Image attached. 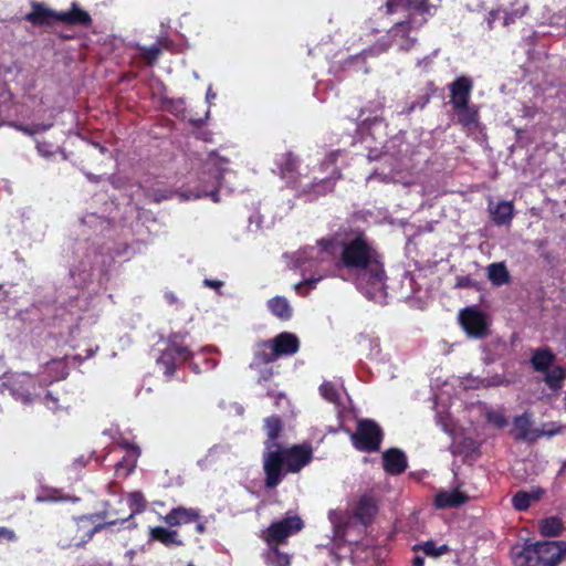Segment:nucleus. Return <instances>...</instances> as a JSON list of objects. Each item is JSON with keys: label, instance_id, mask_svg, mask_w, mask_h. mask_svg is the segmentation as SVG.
<instances>
[{"label": "nucleus", "instance_id": "2eb2a0df", "mask_svg": "<svg viewBox=\"0 0 566 566\" xmlns=\"http://www.w3.org/2000/svg\"><path fill=\"white\" fill-rule=\"evenodd\" d=\"M32 10L24 17V19L34 27L51 25L57 21L59 11H54L43 3L32 2Z\"/></svg>", "mask_w": 566, "mask_h": 566}, {"label": "nucleus", "instance_id": "58836bf2", "mask_svg": "<svg viewBox=\"0 0 566 566\" xmlns=\"http://www.w3.org/2000/svg\"><path fill=\"white\" fill-rule=\"evenodd\" d=\"M485 418L490 424L499 429L506 427L509 423L505 415L500 409L488 408L485 410Z\"/></svg>", "mask_w": 566, "mask_h": 566}, {"label": "nucleus", "instance_id": "c756f323", "mask_svg": "<svg viewBox=\"0 0 566 566\" xmlns=\"http://www.w3.org/2000/svg\"><path fill=\"white\" fill-rule=\"evenodd\" d=\"M298 165L297 158L292 153L282 154L276 159V166L283 178H291L296 171Z\"/></svg>", "mask_w": 566, "mask_h": 566}, {"label": "nucleus", "instance_id": "20e7f679", "mask_svg": "<svg viewBox=\"0 0 566 566\" xmlns=\"http://www.w3.org/2000/svg\"><path fill=\"white\" fill-rule=\"evenodd\" d=\"M312 458V449L305 446H295L282 449L279 443L268 446L263 455L265 472V486L275 488L283 479L285 472H298Z\"/></svg>", "mask_w": 566, "mask_h": 566}, {"label": "nucleus", "instance_id": "69168bd1", "mask_svg": "<svg viewBox=\"0 0 566 566\" xmlns=\"http://www.w3.org/2000/svg\"><path fill=\"white\" fill-rule=\"evenodd\" d=\"M88 179H92V180H94V181H96V180H97V178H96V177H93V176H91V175H88Z\"/></svg>", "mask_w": 566, "mask_h": 566}, {"label": "nucleus", "instance_id": "423d86ee", "mask_svg": "<svg viewBox=\"0 0 566 566\" xmlns=\"http://www.w3.org/2000/svg\"><path fill=\"white\" fill-rule=\"evenodd\" d=\"M515 566H558L566 556L565 541H545L513 547Z\"/></svg>", "mask_w": 566, "mask_h": 566}, {"label": "nucleus", "instance_id": "dca6fc26", "mask_svg": "<svg viewBox=\"0 0 566 566\" xmlns=\"http://www.w3.org/2000/svg\"><path fill=\"white\" fill-rule=\"evenodd\" d=\"M382 460L385 471L391 475H398L407 468V457L397 448H391L385 451Z\"/></svg>", "mask_w": 566, "mask_h": 566}, {"label": "nucleus", "instance_id": "f03ea898", "mask_svg": "<svg viewBox=\"0 0 566 566\" xmlns=\"http://www.w3.org/2000/svg\"><path fill=\"white\" fill-rule=\"evenodd\" d=\"M432 9L427 0H387L379 12L388 15L391 28L375 44L353 56V61L378 56L390 48L409 51L417 42L418 31L432 15Z\"/></svg>", "mask_w": 566, "mask_h": 566}, {"label": "nucleus", "instance_id": "9d476101", "mask_svg": "<svg viewBox=\"0 0 566 566\" xmlns=\"http://www.w3.org/2000/svg\"><path fill=\"white\" fill-rule=\"evenodd\" d=\"M7 387L10 394L23 405H31L40 397V391L35 386L34 378L27 373L11 376L7 382Z\"/></svg>", "mask_w": 566, "mask_h": 566}, {"label": "nucleus", "instance_id": "a878e982", "mask_svg": "<svg viewBox=\"0 0 566 566\" xmlns=\"http://www.w3.org/2000/svg\"><path fill=\"white\" fill-rule=\"evenodd\" d=\"M543 493L539 488H534L531 491H520L512 497L513 507L517 511H525L532 502L538 501Z\"/></svg>", "mask_w": 566, "mask_h": 566}, {"label": "nucleus", "instance_id": "1a4fd4ad", "mask_svg": "<svg viewBox=\"0 0 566 566\" xmlns=\"http://www.w3.org/2000/svg\"><path fill=\"white\" fill-rule=\"evenodd\" d=\"M381 437V429L371 420L358 421L357 430L350 434L354 447L368 452L378 450Z\"/></svg>", "mask_w": 566, "mask_h": 566}, {"label": "nucleus", "instance_id": "5fc2aeb1", "mask_svg": "<svg viewBox=\"0 0 566 566\" xmlns=\"http://www.w3.org/2000/svg\"><path fill=\"white\" fill-rule=\"evenodd\" d=\"M217 97V94L212 91V87L209 86L206 94V101L210 104L212 99Z\"/></svg>", "mask_w": 566, "mask_h": 566}, {"label": "nucleus", "instance_id": "864d4df0", "mask_svg": "<svg viewBox=\"0 0 566 566\" xmlns=\"http://www.w3.org/2000/svg\"><path fill=\"white\" fill-rule=\"evenodd\" d=\"M52 125L51 124H35L33 125V128L36 130V134L39 133H42V132H45L48 129H50Z\"/></svg>", "mask_w": 566, "mask_h": 566}, {"label": "nucleus", "instance_id": "a211bd4d", "mask_svg": "<svg viewBox=\"0 0 566 566\" xmlns=\"http://www.w3.org/2000/svg\"><path fill=\"white\" fill-rule=\"evenodd\" d=\"M200 513L197 509L192 507H175L165 517L164 521L170 526H179L181 524H189L198 520Z\"/></svg>", "mask_w": 566, "mask_h": 566}, {"label": "nucleus", "instance_id": "f704fd0d", "mask_svg": "<svg viewBox=\"0 0 566 566\" xmlns=\"http://www.w3.org/2000/svg\"><path fill=\"white\" fill-rule=\"evenodd\" d=\"M45 371L46 373H52L54 371L55 375L54 376H50V378H43V381L45 385H49L53 381H56V380H60V379H64L67 375V371H66V366L65 364L62 361V360H52L50 361L46 367H45Z\"/></svg>", "mask_w": 566, "mask_h": 566}, {"label": "nucleus", "instance_id": "4d7b16f0", "mask_svg": "<svg viewBox=\"0 0 566 566\" xmlns=\"http://www.w3.org/2000/svg\"><path fill=\"white\" fill-rule=\"evenodd\" d=\"M196 531L200 534H203L206 532V527H205V524L202 523H198L197 526H196Z\"/></svg>", "mask_w": 566, "mask_h": 566}, {"label": "nucleus", "instance_id": "5701e85b", "mask_svg": "<svg viewBox=\"0 0 566 566\" xmlns=\"http://www.w3.org/2000/svg\"><path fill=\"white\" fill-rule=\"evenodd\" d=\"M149 539L160 542L167 547L182 545V541L179 538L176 531L161 526L151 527L149 530Z\"/></svg>", "mask_w": 566, "mask_h": 566}, {"label": "nucleus", "instance_id": "09e8293b", "mask_svg": "<svg viewBox=\"0 0 566 566\" xmlns=\"http://www.w3.org/2000/svg\"><path fill=\"white\" fill-rule=\"evenodd\" d=\"M17 536L14 532L7 527H0V542L8 541L13 542L15 541Z\"/></svg>", "mask_w": 566, "mask_h": 566}, {"label": "nucleus", "instance_id": "aec40b11", "mask_svg": "<svg viewBox=\"0 0 566 566\" xmlns=\"http://www.w3.org/2000/svg\"><path fill=\"white\" fill-rule=\"evenodd\" d=\"M274 348L280 356H291L298 350L300 342L296 335L287 332L279 334L272 339Z\"/></svg>", "mask_w": 566, "mask_h": 566}, {"label": "nucleus", "instance_id": "338daca9", "mask_svg": "<svg viewBox=\"0 0 566 566\" xmlns=\"http://www.w3.org/2000/svg\"><path fill=\"white\" fill-rule=\"evenodd\" d=\"M214 451V449L209 450V455H211Z\"/></svg>", "mask_w": 566, "mask_h": 566}, {"label": "nucleus", "instance_id": "f8f14e48", "mask_svg": "<svg viewBox=\"0 0 566 566\" xmlns=\"http://www.w3.org/2000/svg\"><path fill=\"white\" fill-rule=\"evenodd\" d=\"M459 321L465 333L473 338L486 336L489 322L486 316L475 307H468L460 312Z\"/></svg>", "mask_w": 566, "mask_h": 566}, {"label": "nucleus", "instance_id": "c85d7f7f", "mask_svg": "<svg viewBox=\"0 0 566 566\" xmlns=\"http://www.w3.org/2000/svg\"><path fill=\"white\" fill-rule=\"evenodd\" d=\"M268 307L280 319L286 321L292 316V307L285 297L275 296L269 300Z\"/></svg>", "mask_w": 566, "mask_h": 566}, {"label": "nucleus", "instance_id": "7ed1b4c3", "mask_svg": "<svg viewBox=\"0 0 566 566\" xmlns=\"http://www.w3.org/2000/svg\"><path fill=\"white\" fill-rule=\"evenodd\" d=\"M227 165L228 160L226 158L214 153L210 154L198 177V186L195 190L175 192L168 188L156 186L147 190L146 197L154 202L171 199L175 195H178L180 200L210 197L214 202H218L220 200L218 193L224 187V176L230 175Z\"/></svg>", "mask_w": 566, "mask_h": 566}, {"label": "nucleus", "instance_id": "bf43d9fd", "mask_svg": "<svg viewBox=\"0 0 566 566\" xmlns=\"http://www.w3.org/2000/svg\"><path fill=\"white\" fill-rule=\"evenodd\" d=\"M166 298H167V300H168V302H170V303H174V302H176V300H177V298H176V296H175L174 294H171V293H167V294H166Z\"/></svg>", "mask_w": 566, "mask_h": 566}, {"label": "nucleus", "instance_id": "72a5a7b5", "mask_svg": "<svg viewBox=\"0 0 566 566\" xmlns=\"http://www.w3.org/2000/svg\"><path fill=\"white\" fill-rule=\"evenodd\" d=\"M413 552L422 551L427 556L429 557H439L446 553L449 552L448 545H440L437 546V544L433 541H427L421 544H416L412 547Z\"/></svg>", "mask_w": 566, "mask_h": 566}, {"label": "nucleus", "instance_id": "412c9836", "mask_svg": "<svg viewBox=\"0 0 566 566\" xmlns=\"http://www.w3.org/2000/svg\"><path fill=\"white\" fill-rule=\"evenodd\" d=\"M57 21L72 25L87 27L91 24L92 19L86 11L81 9L76 3H72L70 10L59 11Z\"/></svg>", "mask_w": 566, "mask_h": 566}, {"label": "nucleus", "instance_id": "4be33fe9", "mask_svg": "<svg viewBox=\"0 0 566 566\" xmlns=\"http://www.w3.org/2000/svg\"><path fill=\"white\" fill-rule=\"evenodd\" d=\"M468 496L459 490L440 491L434 499L437 509L455 507L463 504Z\"/></svg>", "mask_w": 566, "mask_h": 566}, {"label": "nucleus", "instance_id": "4468645a", "mask_svg": "<svg viewBox=\"0 0 566 566\" xmlns=\"http://www.w3.org/2000/svg\"><path fill=\"white\" fill-rule=\"evenodd\" d=\"M532 417L531 415L528 413H523L518 417H516L514 419V430L516 432V437L518 439H523V440H534L538 437H542V436H554L556 434L557 432H559V430H549V431H545V430H533L532 429Z\"/></svg>", "mask_w": 566, "mask_h": 566}, {"label": "nucleus", "instance_id": "7c9ffc66", "mask_svg": "<svg viewBox=\"0 0 566 566\" xmlns=\"http://www.w3.org/2000/svg\"><path fill=\"white\" fill-rule=\"evenodd\" d=\"M265 564L268 566H290V556L279 551L277 545H269L264 553Z\"/></svg>", "mask_w": 566, "mask_h": 566}, {"label": "nucleus", "instance_id": "6ab92c4d", "mask_svg": "<svg viewBox=\"0 0 566 566\" xmlns=\"http://www.w3.org/2000/svg\"><path fill=\"white\" fill-rule=\"evenodd\" d=\"M378 513V503L371 495H363L356 506L355 516L364 524L371 523Z\"/></svg>", "mask_w": 566, "mask_h": 566}, {"label": "nucleus", "instance_id": "c9c22d12", "mask_svg": "<svg viewBox=\"0 0 566 566\" xmlns=\"http://www.w3.org/2000/svg\"><path fill=\"white\" fill-rule=\"evenodd\" d=\"M539 531L544 536H557L563 531V524L557 517H548L541 522Z\"/></svg>", "mask_w": 566, "mask_h": 566}, {"label": "nucleus", "instance_id": "79ce46f5", "mask_svg": "<svg viewBox=\"0 0 566 566\" xmlns=\"http://www.w3.org/2000/svg\"><path fill=\"white\" fill-rule=\"evenodd\" d=\"M356 120L357 127L365 129L370 128L376 124H381L382 118L378 114H375L374 116H365V111H361Z\"/></svg>", "mask_w": 566, "mask_h": 566}, {"label": "nucleus", "instance_id": "b1692460", "mask_svg": "<svg viewBox=\"0 0 566 566\" xmlns=\"http://www.w3.org/2000/svg\"><path fill=\"white\" fill-rule=\"evenodd\" d=\"M465 389L470 388H489V387H500V386H509L510 380L505 378L504 375H493L491 377L485 378H467L465 381H462Z\"/></svg>", "mask_w": 566, "mask_h": 566}, {"label": "nucleus", "instance_id": "f3484780", "mask_svg": "<svg viewBox=\"0 0 566 566\" xmlns=\"http://www.w3.org/2000/svg\"><path fill=\"white\" fill-rule=\"evenodd\" d=\"M489 210L493 222L497 226H509L514 216V206L511 201L490 202Z\"/></svg>", "mask_w": 566, "mask_h": 566}, {"label": "nucleus", "instance_id": "a18cd8bd", "mask_svg": "<svg viewBox=\"0 0 566 566\" xmlns=\"http://www.w3.org/2000/svg\"><path fill=\"white\" fill-rule=\"evenodd\" d=\"M428 102H429V96L428 95H422L417 101L412 102L407 108L402 109L401 113L410 114L416 108H420L421 109V108H423L427 105Z\"/></svg>", "mask_w": 566, "mask_h": 566}, {"label": "nucleus", "instance_id": "f257e3e1", "mask_svg": "<svg viewBox=\"0 0 566 566\" xmlns=\"http://www.w3.org/2000/svg\"><path fill=\"white\" fill-rule=\"evenodd\" d=\"M298 269L303 280L294 285L298 295H306L329 276L346 277L369 300L385 295V270L374 242L361 231H350L317 240L286 255Z\"/></svg>", "mask_w": 566, "mask_h": 566}, {"label": "nucleus", "instance_id": "a19ab883", "mask_svg": "<svg viewBox=\"0 0 566 566\" xmlns=\"http://www.w3.org/2000/svg\"><path fill=\"white\" fill-rule=\"evenodd\" d=\"M40 400L49 410H51L54 413H59L63 411V408L59 403V398L54 396L51 391H45V394L42 396L40 394V397L36 398V400Z\"/></svg>", "mask_w": 566, "mask_h": 566}, {"label": "nucleus", "instance_id": "ea45409f", "mask_svg": "<svg viewBox=\"0 0 566 566\" xmlns=\"http://www.w3.org/2000/svg\"><path fill=\"white\" fill-rule=\"evenodd\" d=\"M127 504L130 507V513L128 517H132L134 514L142 512L145 509L146 500L140 492H132L127 496Z\"/></svg>", "mask_w": 566, "mask_h": 566}, {"label": "nucleus", "instance_id": "c03bdc74", "mask_svg": "<svg viewBox=\"0 0 566 566\" xmlns=\"http://www.w3.org/2000/svg\"><path fill=\"white\" fill-rule=\"evenodd\" d=\"M160 54V46L158 44H154L148 48H143V55L149 62H154L158 59Z\"/></svg>", "mask_w": 566, "mask_h": 566}, {"label": "nucleus", "instance_id": "6e6552de", "mask_svg": "<svg viewBox=\"0 0 566 566\" xmlns=\"http://www.w3.org/2000/svg\"><path fill=\"white\" fill-rule=\"evenodd\" d=\"M191 356V350L184 343V336L174 334L169 337L166 349L157 359V365L163 368L167 377H170L174 375L176 367Z\"/></svg>", "mask_w": 566, "mask_h": 566}, {"label": "nucleus", "instance_id": "39448f33", "mask_svg": "<svg viewBox=\"0 0 566 566\" xmlns=\"http://www.w3.org/2000/svg\"><path fill=\"white\" fill-rule=\"evenodd\" d=\"M343 157L340 150L328 153L322 163L312 170V177L297 172V188L301 195L308 200H314L318 196L325 195L334 189L335 181L340 177V170L337 161Z\"/></svg>", "mask_w": 566, "mask_h": 566}, {"label": "nucleus", "instance_id": "052dcab7", "mask_svg": "<svg viewBox=\"0 0 566 566\" xmlns=\"http://www.w3.org/2000/svg\"><path fill=\"white\" fill-rule=\"evenodd\" d=\"M430 61L431 60L429 57H426L423 60L418 61V65L421 66L423 64L424 66H427L430 63Z\"/></svg>", "mask_w": 566, "mask_h": 566}, {"label": "nucleus", "instance_id": "3c124183", "mask_svg": "<svg viewBox=\"0 0 566 566\" xmlns=\"http://www.w3.org/2000/svg\"><path fill=\"white\" fill-rule=\"evenodd\" d=\"M203 285L210 289H213L216 291H219L223 286V282L219 280H210L206 279L203 281Z\"/></svg>", "mask_w": 566, "mask_h": 566}, {"label": "nucleus", "instance_id": "0e129e2a", "mask_svg": "<svg viewBox=\"0 0 566 566\" xmlns=\"http://www.w3.org/2000/svg\"><path fill=\"white\" fill-rule=\"evenodd\" d=\"M203 462H205V460H199V461H198V465H200L201 468H203Z\"/></svg>", "mask_w": 566, "mask_h": 566}, {"label": "nucleus", "instance_id": "774afa93", "mask_svg": "<svg viewBox=\"0 0 566 566\" xmlns=\"http://www.w3.org/2000/svg\"><path fill=\"white\" fill-rule=\"evenodd\" d=\"M563 470H566V463L564 464Z\"/></svg>", "mask_w": 566, "mask_h": 566}, {"label": "nucleus", "instance_id": "e433bc0d", "mask_svg": "<svg viewBox=\"0 0 566 566\" xmlns=\"http://www.w3.org/2000/svg\"><path fill=\"white\" fill-rule=\"evenodd\" d=\"M139 455V450L137 447H132L126 457L123 459V461H119L117 464H116V472L117 474L120 473L122 470H126L125 471V475L128 474L129 472H132L136 465V461H137V458Z\"/></svg>", "mask_w": 566, "mask_h": 566}, {"label": "nucleus", "instance_id": "13d9d810", "mask_svg": "<svg viewBox=\"0 0 566 566\" xmlns=\"http://www.w3.org/2000/svg\"><path fill=\"white\" fill-rule=\"evenodd\" d=\"M7 292L3 290V286L0 285V303L6 300Z\"/></svg>", "mask_w": 566, "mask_h": 566}, {"label": "nucleus", "instance_id": "ddd939ff", "mask_svg": "<svg viewBox=\"0 0 566 566\" xmlns=\"http://www.w3.org/2000/svg\"><path fill=\"white\" fill-rule=\"evenodd\" d=\"M473 88V82L470 77L460 76L450 85V104L452 108L463 107L470 104V97Z\"/></svg>", "mask_w": 566, "mask_h": 566}, {"label": "nucleus", "instance_id": "473e14b6", "mask_svg": "<svg viewBox=\"0 0 566 566\" xmlns=\"http://www.w3.org/2000/svg\"><path fill=\"white\" fill-rule=\"evenodd\" d=\"M528 9V6L524 1H515L512 3V8L504 9L503 25L514 23L516 19L522 18Z\"/></svg>", "mask_w": 566, "mask_h": 566}, {"label": "nucleus", "instance_id": "8fccbe9b", "mask_svg": "<svg viewBox=\"0 0 566 566\" xmlns=\"http://www.w3.org/2000/svg\"><path fill=\"white\" fill-rule=\"evenodd\" d=\"M374 179H378L380 180L381 182H391L394 181V177L389 176V175H386V174H379V172H375L373 175H370L368 178H367V181H371Z\"/></svg>", "mask_w": 566, "mask_h": 566}, {"label": "nucleus", "instance_id": "9b49d317", "mask_svg": "<svg viewBox=\"0 0 566 566\" xmlns=\"http://www.w3.org/2000/svg\"><path fill=\"white\" fill-rule=\"evenodd\" d=\"M302 520L296 516H287L281 521L273 522L264 533V541L268 545H277L283 543L289 536L301 531Z\"/></svg>", "mask_w": 566, "mask_h": 566}, {"label": "nucleus", "instance_id": "bb28decb", "mask_svg": "<svg viewBox=\"0 0 566 566\" xmlns=\"http://www.w3.org/2000/svg\"><path fill=\"white\" fill-rule=\"evenodd\" d=\"M279 357L272 340L260 342L254 349V361L251 366L256 364H269Z\"/></svg>", "mask_w": 566, "mask_h": 566}, {"label": "nucleus", "instance_id": "6e6d98bb", "mask_svg": "<svg viewBox=\"0 0 566 566\" xmlns=\"http://www.w3.org/2000/svg\"><path fill=\"white\" fill-rule=\"evenodd\" d=\"M412 566H424V558L422 556H415L412 559Z\"/></svg>", "mask_w": 566, "mask_h": 566}, {"label": "nucleus", "instance_id": "37998d69", "mask_svg": "<svg viewBox=\"0 0 566 566\" xmlns=\"http://www.w3.org/2000/svg\"><path fill=\"white\" fill-rule=\"evenodd\" d=\"M329 520L334 525V536L336 539L343 541L345 539V531L343 530L342 522L343 515L339 512H331Z\"/></svg>", "mask_w": 566, "mask_h": 566}, {"label": "nucleus", "instance_id": "393cba45", "mask_svg": "<svg viewBox=\"0 0 566 566\" xmlns=\"http://www.w3.org/2000/svg\"><path fill=\"white\" fill-rule=\"evenodd\" d=\"M458 122L468 129H473L479 123V109L473 104L464 105L463 107L453 108Z\"/></svg>", "mask_w": 566, "mask_h": 566}, {"label": "nucleus", "instance_id": "0eeeda50", "mask_svg": "<svg viewBox=\"0 0 566 566\" xmlns=\"http://www.w3.org/2000/svg\"><path fill=\"white\" fill-rule=\"evenodd\" d=\"M555 354L548 347L532 350L531 364L534 370L544 374L546 385L554 391L559 390L565 379L563 367L555 365Z\"/></svg>", "mask_w": 566, "mask_h": 566}, {"label": "nucleus", "instance_id": "de8ad7c7", "mask_svg": "<svg viewBox=\"0 0 566 566\" xmlns=\"http://www.w3.org/2000/svg\"><path fill=\"white\" fill-rule=\"evenodd\" d=\"M71 275L74 279L76 283H85L86 280L90 277V273H85V271H80L78 269H72Z\"/></svg>", "mask_w": 566, "mask_h": 566}, {"label": "nucleus", "instance_id": "e2e57ef3", "mask_svg": "<svg viewBox=\"0 0 566 566\" xmlns=\"http://www.w3.org/2000/svg\"><path fill=\"white\" fill-rule=\"evenodd\" d=\"M42 147H43V144L39 143L38 146H36L39 153H42Z\"/></svg>", "mask_w": 566, "mask_h": 566}, {"label": "nucleus", "instance_id": "680f3d73", "mask_svg": "<svg viewBox=\"0 0 566 566\" xmlns=\"http://www.w3.org/2000/svg\"><path fill=\"white\" fill-rule=\"evenodd\" d=\"M271 375H272V371H271V369L268 368L263 375V378L266 380Z\"/></svg>", "mask_w": 566, "mask_h": 566}, {"label": "nucleus", "instance_id": "4c0bfd02", "mask_svg": "<svg viewBox=\"0 0 566 566\" xmlns=\"http://www.w3.org/2000/svg\"><path fill=\"white\" fill-rule=\"evenodd\" d=\"M265 430L268 434V441L265 446V452H268V446L276 443L275 440L281 431V421L276 417H270L265 420Z\"/></svg>", "mask_w": 566, "mask_h": 566}, {"label": "nucleus", "instance_id": "49530a36", "mask_svg": "<svg viewBox=\"0 0 566 566\" xmlns=\"http://www.w3.org/2000/svg\"><path fill=\"white\" fill-rule=\"evenodd\" d=\"M503 17H504V9H502V8L490 11L488 19H486L489 27L493 28L494 23L497 20L503 21Z\"/></svg>", "mask_w": 566, "mask_h": 566}, {"label": "nucleus", "instance_id": "cd10ccee", "mask_svg": "<svg viewBox=\"0 0 566 566\" xmlns=\"http://www.w3.org/2000/svg\"><path fill=\"white\" fill-rule=\"evenodd\" d=\"M343 391V386L334 381H324L319 387L321 396L335 406H339L342 403Z\"/></svg>", "mask_w": 566, "mask_h": 566}, {"label": "nucleus", "instance_id": "2f4dec72", "mask_svg": "<svg viewBox=\"0 0 566 566\" xmlns=\"http://www.w3.org/2000/svg\"><path fill=\"white\" fill-rule=\"evenodd\" d=\"M488 277L494 285H503L509 282V272L503 263H492L488 266Z\"/></svg>", "mask_w": 566, "mask_h": 566}, {"label": "nucleus", "instance_id": "603ef678", "mask_svg": "<svg viewBox=\"0 0 566 566\" xmlns=\"http://www.w3.org/2000/svg\"><path fill=\"white\" fill-rule=\"evenodd\" d=\"M11 126H13L15 129L24 133L25 135H35L36 134V130L33 128V126H23V125H19V124H10Z\"/></svg>", "mask_w": 566, "mask_h": 566}]
</instances>
